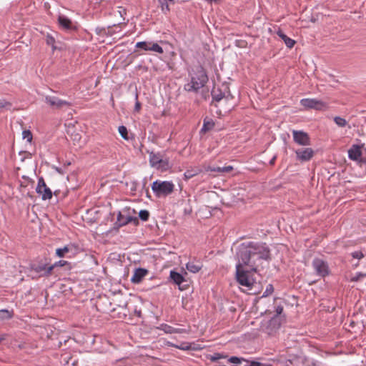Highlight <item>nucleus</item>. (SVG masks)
Masks as SVG:
<instances>
[{
    "mask_svg": "<svg viewBox=\"0 0 366 366\" xmlns=\"http://www.w3.org/2000/svg\"><path fill=\"white\" fill-rule=\"evenodd\" d=\"M79 250V246L75 243H69L63 247L57 248L56 249V254L59 257H64L66 254L71 253V254H76Z\"/></svg>",
    "mask_w": 366,
    "mask_h": 366,
    "instance_id": "ddd939ff",
    "label": "nucleus"
},
{
    "mask_svg": "<svg viewBox=\"0 0 366 366\" xmlns=\"http://www.w3.org/2000/svg\"><path fill=\"white\" fill-rule=\"evenodd\" d=\"M22 137L26 142L31 143L32 141V134L29 130H24L22 132Z\"/></svg>",
    "mask_w": 366,
    "mask_h": 366,
    "instance_id": "72a5a7b5",
    "label": "nucleus"
},
{
    "mask_svg": "<svg viewBox=\"0 0 366 366\" xmlns=\"http://www.w3.org/2000/svg\"><path fill=\"white\" fill-rule=\"evenodd\" d=\"M45 102L46 104H48L50 107L56 109H60L65 106H70V103L60 99L58 97H53V96H46L45 97Z\"/></svg>",
    "mask_w": 366,
    "mask_h": 366,
    "instance_id": "2eb2a0df",
    "label": "nucleus"
},
{
    "mask_svg": "<svg viewBox=\"0 0 366 366\" xmlns=\"http://www.w3.org/2000/svg\"><path fill=\"white\" fill-rule=\"evenodd\" d=\"M214 127V122L212 119H207L204 120L203 126L201 129V132H207L213 129Z\"/></svg>",
    "mask_w": 366,
    "mask_h": 366,
    "instance_id": "393cba45",
    "label": "nucleus"
},
{
    "mask_svg": "<svg viewBox=\"0 0 366 366\" xmlns=\"http://www.w3.org/2000/svg\"><path fill=\"white\" fill-rule=\"evenodd\" d=\"M283 311V307L281 305H279L276 307V312L277 315H280Z\"/></svg>",
    "mask_w": 366,
    "mask_h": 366,
    "instance_id": "de8ad7c7",
    "label": "nucleus"
},
{
    "mask_svg": "<svg viewBox=\"0 0 366 366\" xmlns=\"http://www.w3.org/2000/svg\"><path fill=\"white\" fill-rule=\"evenodd\" d=\"M136 48L142 49L144 51H154L158 54H163L164 50L157 43L152 41H139L135 45Z\"/></svg>",
    "mask_w": 366,
    "mask_h": 366,
    "instance_id": "9b49d317",
    "label": "nucleus"
},
{
    "mask_svg": "<svg viewBox=\"0 0 366 366\" xmlns=\"http://www.w3.org/2000/svg\"><path fill=\"white\" fill-rule=\"evenodd\" d=\"M334 122L340 127H344L347 124V122L346 121V119L344 118H342L340 117H335L334 118Z\"/></svg>",
    "mask_w": 366,
    "mask_h": 366,
    "instance_id": "cd10ccee",
    "label": "nucleus"
},
{
    "mask_svg": "<svg viewBox=\"0 0 366 366\" xmlns=\"http://www.w3.org/2000/svg\"><path fill=\"white\" fill-rule=\"evenodd\" d=\"M204 170L206 172H219L220 173V167H210V166H207V167H204Z\"/></svg>",
    "mask_w": 366,
    "mask_h": 366,
    "instance_id": "ea45409f",
    "label": "nucleus"
},
{
    "mask_svg": "<svg viewBox=\"0 0 366 366\" xmlns=\"http://www.w3.org/2000/svg\"><path fill=\"white\" fill-rule=\"evenodd\" d=\"M186 268L192 273H197L201 269L202 264L200 262H189L186 264Z\"/></svg>",
    "mask_w": 366,
    "mask_h": 366,
    "instance_id": "5701e85b",
    "label": "nucleus"
},
{
    "mask_svg": "<svg viewBox=\"0 0 366 366\" xmlns=\"http://www.w3.org/2000/svg\"><path fill=\"white\" fill-rule=\"evenodd\" d=\"M208 77L202 68L197 69L191 76V81L184 85L187 92H197L207 83Z\"/></svg>",
    "mask_w": 366,
    "mask_h": 366,
    "instance_id": "7ed1b4c3",
    "label": "nucleus"
},
{
    "mask_svg": "<svg viewBox=\"0 0 366 366\" xmlns=\"http://www.w3.org/2000/svg\"><path fill=\"white\" fill-rule=\"evenodd\" d=\"M46 42L49 46H51L53 50H55L56 49L55 46V39L51 34L46 35Z\"/></svg>",
    "mask_w": 366,
    "mask_h": 366,
    "instance_id": "c85d7f7f",
    "label": "nucleus"
},
{
    "mask_svg": "<svg viewBox=\"0 0 366 366\" xmlns=\"http://www.w3.org/2000/svg\"><path fill=\"white\" fill-rule=\"evenodd\" d=\"M4 340H5V335H1V336H0V342H1V341Z\"/></svg>",
    "mask_w": 366,
    "mask_h": 366,
    "instance_id": "8fccbe9b",
    "label": "nucleus"
},
{
    "mask_svg": "<svg viewBox=\"0 0 366 366\" xmlns=\"http://www.w3.org/2000/svg\"><path fill=\"white\" fill-rule=\"evenodd\" d=\"M212 101L217 103L220 101H224L226 102L232 99L233 97L231 95L227 86L222 84L221 86H214L211 92Z\"/></svg>",
    "mask_w": 366,
    "mask_h": 366,
    "instance_id": "423d86ee",
    "label": "nucleus"
},
{
    "mask_svg": "<svg viewBox=\"0 0 366 366\" xmlns=\"http://www.w3.org/2000/svg\"><path fill=\"white\" fill-rule=\"evenodd\" d=\"M237 259L242 262L256 272L262 260H268L270 256V250L265 243L261 242H243L239 245L237 250Z\"/></svg>",
    "mask_w": 366,
    "mask_h": 366,
    "instance_id": "f257e3e1",
    "label": "nucleus"
},
{
    "mask_svg": "<svg viewBox=\"0 0 366 366\" xmlns=\"http://www.w3.org/2000/svg\"><path fill=\"white\" fill-rule=\"evenodd\" d=\"M366 277V274L362 273H357L354 277L351 278L352 282H357L359 280H361L362 278Z\"/></svg>",
    "mask_w": 366,
    "mask_h": 366,
    "instance_id": "4c0bfd02",
    "label": "nucleus"
},
{
    "mask_svg": "<svg viewBox=\"0 0 366 366\" xmlns=\"http://www.w3.org/2000/svg\"><path fill=\"white\" fill-rule=\"evenodd\" d=\"M159 330L164 331L167 334H181L184 332V330L182 328H174L167 324H162L158 327Z\"/></svg>",
    "mask_w": 366,
    "mask_h": 366,
    "instance_id": "6ab92c4d",
    "label": "nucleus"
},
{
    "mask_svg": "<svg viewBox=\"0 0 366 366\" xmlns=\"http://www.w3.org/2000/svg\"><path fill=\"white\" fill-rule=\"evenodd\" d=\"M233 169L232 166H226L220 167V173L229 172Z\"/></svg>",
    "mask_w": 366,
    "mask_h": 366,
    "instance_id": "79ce46f5",
    "label": "nucleus"
},
{
    "mask_svg": "<svg viewBox=\"0 0 366 366\" xmlns=\"http://www.w3.org/2000/svg\"><path fill=\"white\" fill-rule=\"evenodd\" d=\"M244 266L247 265L242 262L237 260V263L236 264V279L240 285L250 290L255 281L250 276V272L252 271L251 269H245Z\"/></svg>",
    "mask_w": 366,
    "mask_h": 366,
    "instance_id": "20e7f679",
    "label": "nucleus"
},
{
    "mask_svg": "<svg viewBox=\"0 0 366 366\" xmlns=\"http://www.w3.org/2000/svg\"><path fill=\"white\" fill-rule=\"evenodd\" d=\"M141 109V104L139 102L137 101L134 106V110L139 112Z\"/></svg>",
    "mask_w": 366,
    "mask_h": 366,
    "instance_id": "49530a36",
    "label": "nucleus"
},
{
    "mask_svg": "<svg viewBox=\"0 0 366 366\" xmlns=\"http://www.w3.org/2000/svg\"><path fill=\"white\" fill-rule=\"evenodd\" d=\"M352 257L355 259H361L364 257V254L361 251H355L351 254Z\"/></svg>",
    "mask_w": 366,
    "mask_h": 366,
    "instance_id": "58836bf2",
    "label": "nucleus"
},
{
    "mask_svg": "<svg viewBox=\"0 0 366 366\" xmlns=\"http://www.w3.org/2000/svg\"><path fill=\"white\" fill-rule=\"evenodd\" d=\"M169 345L182 350H189L191 349V346L188 345L187 343H182L180 345H177L173 343H169Z\"/></svg>",
    "mask_w": 366,
    "mask_h": 366,
    "instance_id": "7c9ffc66",
    "label": "nucleus"
},
{
    "mask_svg": "<svg viewBox=\"0 0 366 366\" xmlns=\"http://www.w3.org/2000/svg\"><path fill=\"white\" fill-rule=\"evenodd\" d=\"M119 15L124 19V17L123 16L124 14H126V9L123 8H120V9L118 11Z\"/></svg>",
    "mask_w": 366,
    "mask_h": 366,
    "instance_id": "a18cd8bd",
    "label": "nucleus"
},
{
    "mask_svg": "<svg viewBox=\"0 0 366 366\" xmlns=\"http://www.w3.org/2000/svg\"><path fill=\"white\" fill-rule=\"evenodd\" d=\"M58 21L60 26L65 30H74L76 29V26L66 16L64 15H60L58 18Z\"/></svg>",
    "mask_w": 366,
    "mask_h": 366,
    "instance_id": "f3484780",
    "label": "nucleus"
},
{
    "mask_svg": "<svg viewBox=\"0 0 366 366\" xmlns=\"http://www.w3.org/2000/svg\"><path fill=\"white\" fill-rule=\"evenodd\" d=\"M13 317L12 311H9L8 310H0V320H10Z\"/></svg>",
    "mask_w": 366,
    "mask_h": 366,
    "instance_id": "a878e982",
    "label": "nucleus"
},
{
    "mask_svg": "<svg viewBox=\"0 0 366 366\" xmlns=\"http://www.w3.org/2000/svg\"><path fill=\"white\" fill-rule=\"evenodd\" d=\"M148 274V270L144 268H137L134 270L131 282L134 284L140 283L143 278Z\"/></svg>",
    "mask_w": 366,
    "mask_h": 366,
    "instance_id": "dca6fc26",
    "label": "nucleus"
},
{
    "mask_svg": "<svg viewBox=\"0 0 366 366\" xmlns=\"http://www.w3.org/2000/svg\"><path fill=\"white\" fill-rule=\"evenodd\" d=\"M273 292H274L273 285L272 284H269L267 285L265 291L264 292L262 297H267V296L272 295Z\"/></svg>",
    "mask_w": 366,
    "mask_h": 366,
    "instance_id": "f704fd0d",
    "label": "nucleus"
},
{
    "mask_svg": "<svg viewBox=\"0 0 366 366\" xmlns=\"http://www.w3.org/2000/svg\"><path fill=\"white\" fill-rule=\"evenodd\" d=\"M202 172V169L199 167H191L185 171V172L184 173V177L186 180H187L197 175Z\"/></svg>",
    "mask_w": 366,
    "mask_h": 366,
    "instance_id": "aec40b11",
    "label": "nucleus"
},
{
    "mask_svg": "<svg viewBox=\"0 0 366 366\" xmlns=\"http://www.w3.org/2000/svg\"><path fill=\"white\" fill-rule=\"evenodd\" d=\"M277 34L278 35V36L280 38H281L284 41L285 45L288 48L291 49L295 46V41L292 39L291 38L288 37L286 34H284V32L282 31L278 30L277 31Z\"/></svg>",
    "mask_w": 366,
    "mask_h": 366,
    "instance_id": "412c9836",
    "label": "nucleus"
},
{
    "mask_svg": "<svg viewBox=\"0 0 366 366\" xmlns=\"http://www.w3.org/2000/svg\"><path fill=\"white\" fill-rule=\"evenodd\" d=\"M361 156V147L358 145H352L348 150V157L352 160H358Z\"/></svg>",
    "mask_w": 366,
    "mask_h": 366,
    "instance_id": "a211bd4d",
    "label": "nucleus"
},
{
    "mask_svg": "<svg viewBox=\"0 0 366 366\" xmlns=\"http://www.w3.org/2000/svg\"><path fill=\"white\" fill-rule=\"evenodd\" d=\"M66 264V262L64 260H59L58 262H56L54 264H51V267H53V269L56 267H62Z\"/></svg>",
    "mask_w": 366,
    "mask_h": 366,
    "instance_id": "a19ab883",
    "label": "nucleus"
},
{
    "mask_svg": "<svg viewBox=\"0 0 366 366\" xmlns=\"http://www.w3.org/2000/svg\"><path fill=\"white\" fill-rule=\"evenodd\" d=\"M139 218L143 221H147L149 219V213L147 210L142 209L140 210L139 213Z\"/></svg>",
    "mask_w": 366,
    "mask_h": 366,
    "instance_id": "c9c22d12",
    "label": "nucleus"
},
{
    "mask_svg": "<svg viewBox=\"0 0 366 366\" xmlns=\"http://www.w3.org/2000/svg\"><path fill=\"white\" fill-rule=\"evenodd\" d=\"M11 107H12V104L11 102L6 101L4 99H0V109H11Z\"/></svg>",
    "mask_w": 366,
    "mask_h": 366,
    "instance_id": "c756f323",
    "label": "nucleus"
},
{
    "mask_svg": "<svg viewBox=\"0 0 366 366\" xmlns=\"http://www.w3.org/2000/svg\"><path fill=\"white\" fill-rule=\"evenodd\" d=\"M151 187L155 196L161 198L172 194L174 189V184L171 181L156 180Z\"/></svg>",
    "mask_w": 366,
    "mask_h": 366,
    "instance_id": "39448f33",
    "label": "nucleus"
},
{
    "mask_svg": "<svg viewBox=\"0 0 366 366\" xmlns=\"http://www.w3.org/2000/svg\"><path fill=\"white\" fill-rule=\"evenodd\" d=\"M170 278L176 285H180L184 281V277L175 271L170 272Z\"/></svg>",
    "mask_w": 366,
    "mask_h": 366,
    "instance_id": "b1692460",
    "label": "nucleus"
},
{
    "mask_svg": "<svg viewBox=\"0 0 366 366\" xmlns=\"http://www.w3.org/2000/svg\"><path fill=\"white\" fill-rule=\"evenodd\" d=\"M300 104L305 109H314L316 110H325L327 104L317 99L305 98L300 100Z\"/></svg>",
    "mask_w": 366,
    "mask_h": 366,
    "instance_id": "6e6552de",
    "label": "nucleus"
},
{
    "mask_svg": "<svg viewBox=\"0 0 366 366\" xmlns=\"http://www.w3.org/2000/svg\"><path fill=\"white\" fill-rule=\"evenodd\" d=\"M132 219V217L130 216H125L122 212H119L117 218V223L119 226H124L130 222Z\"/></svg>",
    "mask_w": 366,
    "mask_h": 366,
    "instance_id": "4be33fe9",
    "label": "nucleus"
},
{
    "mask_svg": "<svg viewBox=\"0 0 366 366\" xmlns=\"http://www.w3.org/2000/svg\"><path fill=\"white\" fill-rule=\"evenodd\" d=\"M315 274L320 277H325L330 274V268L327 262L321 258H315L312 263Z\"/></svg>",
    "mask_w": 366,
    "mask_h": 366,
    "instance_id": "0eeeda50",
    "label": "nucleus"
},
{
    "mask_svg": "<svg viewBox=\"0 0 366 366\" xmlns=\"http://www.w3.org/2000/svg\"><path fill=\"white\" fill-rule=\"evenodd\" d=\"M227 357L222 353H214L210 356V360L212 362H217L219 360L227 358Z\"/></svg>",
    "mask_w": 366,
    "mask_h": 366,
    "instance_id": "2f4dec72",
    "label": "nucleus"
},
{
    "mask_svg": "<svg viewBox=\"0 0 366 366\" xmlns=\"http://www.w3.org/2000/svg\"><path fill=\"white\" fill-rule=\"evenodd\" d=\"M36 192L41 196L42 200H49L52 197V192L49 188L42 177L38 179Z\"/></svg>",
    "mask_w": 366,
    "mask_h": 366,
    "instance_id": "1a4fd4ad",
    "label": "nucleus"
},
{
    "mask_svg": "<svg viewBox=\"0 0 366 366\" xmlns=\"http://www.w3.org/2000/svg\"><path fill=\"white\" fill-rule=\"evenodd\" d=\"M118 131H119V133L120 134L121 137L124 139H125V140H128L129 139L127 129L126 127H124L123 125L119 126V128H118Z\"/></svg>",
    "mask_w": 366,
    "mask_h": 366,
    "instance_id": "bb28decb",
    "label": "nucleus"
},
{
    "mask_svg": "<svg viewBox=\"0 0 366 366\" xmlns=\"http://www.w3.org/2000/svg\"><path fill=\"white\" fill-rule=\"evenodd\" d=\"M71 138L74 144L81 146V137L79 133H74L71 135Z\"/></svg>",
    "mask_w": 366,
    "mask_h": 366,
    "instance_id": "473e14b6",
    "label": "nucleus"
},
{
    "mask_svg": "<svg viewBox=\"0 0 366 366\" xmlns=\"http://www.w3.org/2000/svg\"><path fill=\"white\" fill-rule=\"evenodd\" d=\"M160 4H162V10H164V4H166V9L169 10V6L167 4L168 0H159Z\"/></svg>",
    "mask_w": 366,
    "mask_h": 366,
    "instance_id": "c03bdc74",
    "label": "nucleus"
},
{
    "mask_svg": "<svg viewBox=\"0 0 366 366\" xmlns=\"http://www.w3.org/2000/svg\"><path fill=\"white\" fill-rule=\"evenodd\" d=\"M277 159V155H274L269 161V164L270 165H274V162H275V160Z\"/></svg>",
    "mask_w": 366,
    "mask_h": 366,
    "instance_id": "09e8293b",
    "label": "nucleus"
},
{
    "mask_svg": "<svg viewBox=\"0 0 366 366\" xmlns=\"http://www.w3.org/2000/svg\"><path fill=\"white\" fill-rule=\"evenodd\" d=\"M293 139L295 143L302 146H308L310 144V138L307 133L303 131H292Z\"/></svg>",
    "mask_w": 366,
    "mask_h": 366,
    "instance_id": "f8f14e48",
    "label": "nucleus"
},
{
    "mask_svg": "<svg viewBox=\"0 0 366 366\" xmlns=\"http://www.w3.org/2000/svg\"><path fill=\"white\" fill-rule=\"evenodd\" d=\"M295 152L297 159L301 162L310 161L315 154L314 150L310 147L298 149Z\"/></svg>",
    "mask_w": 366,
    "mask_h": 366,
    "instance_id": "4468645a",
    "label": "nucleus"
},
{
    "mask_svg": "<svg viewBox=\"0 0 366 366\" xmlns=\"http://www.w3.org/2000/svg\"><path fill=\"white\" fill-rule=\"evenodd\" d=\"M242 358H239L237 357H230L227 359V362L229 363H232L237 365H238Z\"/></svg>",
    "mask_w": 366,
    "mask_h": 366,
    "instance_id": "e433bc0d",
    "label": "nucleus"
},
{
    "mask_svg": "<svg viewBox=\"0 0 366 366\" xmlns=\"http://www.w3.org/2000/svg\"><path fill=\"white\" fill-rule=\"evenodd\" d=\"M251 363V362L248 361V360H246L244 359H242L239 364L237 366H249V364Z\"/></svg>",
    "mask_w": 366,
    "mask_h": 366,
    "instance_id": "37998d69",
    "label": "nucleus"
},
{
    "mask_svg": "<svg viewBox=\"0 0 366 366\" xmlns=\"http://www.w3.org/2000/svg\"><path fill=\"white\" fill-rule=\"evenodd\" d=\"M149 162L152 167L161 172L168 171L172 167L169 159L161 152H150Z\"/></svg>",
    "mask_w": 366,
    "mask_h": 366,
    "instance_id": "f03ea898",
    "label": "nucleus"
},
{
    "mask_svg": "<svg viewBox=\"0 0 366 366\" xmlns=\"http://www.w3.org/2000/svg\"><path fill=\"white\" fill-rule=\"evenodd\" d=\"M31 269L37 273L39 276H49L53 270V267L46 262H39L34 263L31 265Z\"/></svg>",
    "mask_w": 366,
    "mask_h": 366,
    "instance_id": "9d476101",
    "label": "nucleus"
}]
</instances>
